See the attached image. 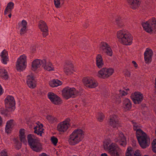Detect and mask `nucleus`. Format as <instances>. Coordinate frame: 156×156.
Here are the masks:
<instances>
[{
    "instance_id": "obj_1",
    "label": "nucleus",
    "mask_w": 156,
    "mask_h": 156,
    "mask_svg": "<svg viewBox=\"0 0 156 156\" xmlns=\"http://www.w3.org/2000/svg\"><path fill=\"white\" fill-rule=\"evenodd\" d=\"M133 129L136 131V136L140 146L145 148L148 146L150 143V139L146 134L140 129V125L134 121H131Z\"/></svg>"
},
{
    "instance_id": "obj_2",
    "label": "nucleus",
    "mask_w": 156,
    "mask_h": 156,
    "mask_svg": "<svg viewBox=\"0 0 156 156\" xmlns=\"http://www.w3.org/2000/svg\"><path fill=\"white\" fill-rule=\"evenodd\" d=\"M117 38L120 42L126 45H130L132 43L133 37L126 30H121L117 34Z\"/></svg>"
},
{
    "instance_id": "obj_3",
    "label": "nucleus",
    "mask_w": 156,
    "mask_h": 156,
    "mask_svg": "<svg viewBox=\"0 0 156 156\" xmlns=\"http://www.w3.org/2000/svg\"><path fill=\"white\" fill-rule=\"evenodd\" d=\"M83 135L81 129H77L74 130L69 136L68 141L71 145H75L80 142L83 138Z\"/></svg>"
},
{
    "instance_id": "obj_4",
    "label": "nucleus",
    "mask_w": 156,
    "mask_h": 156,
    "mask_svg": "<svg viewBox=\"0 0 156 156\" xmlns=\"http://www.w3.org/2000/svg\"><path fill=\"white\" fill-rule=\"evenodd\" d=\"M34 136L31 134L27 136V140L28 143L31 148L34 151L37 152L41 151L42 148L41 144L39 140L33 138Z\"/></svg>"
},
{
    "instance_id": "obj_5",
    "label": "nucleus",
    "mask_w": 156,
    "mask_h": 156,
    "mask_svg": "<svg viewBox=\"0 0 156 156\" xmlns=\"http://www.w3.org/2000/svg\"><path fill=\"white\" fill-rule=\"evenodd\" d=\"M142 26L146 31L148 33H156V20L154 18L142 23Z\"/></svg>"
},
{
    "instance_id": "obj_6",
    "label": "nucleus",
    "mask_w": 156,
    "mask_h": 156,
    "mask_svg": "<svg viewBox=\"0 0 156 156\" xmlns=\"http://www.w3.org/2000/svg\"><path fill=\"white\" fill-rule=\"evenodd\" d=\"M62 92L63 97L66 99H68L72 97H75L79 93L78 91L73 87H66L62 90Z\"/></svg>"
},
{
    "instance_id": "obj_7",
    "label": "nucleus",
    "mask_w": 156,
    "mask_h": 156,
    "mask_svg": "<svg viewBox=\"0 0 156 156\" xmlns=\"http://www.w3.org/2000/svg\"><path fill=\"white\" fill-rule=\"evenodd\" d=\"M108 151L112 156H122V151L118 145L112 143L108 146Z\"/></svg>"
},
{
    "instance_id": "obj_8",
    "label": "nucleus",
    "mask_w": 156,
    "mask_h": 156,
    "mask_svg": "<svg viewBox=\"0 0 156 156\" xmlns=\"http://www.w3.org/2000/svg\"><path fill=\"white\" fill-rule=\"evenodd\" d=\"M5 104L6 109L4 113H6L7 111H12L14 108L15 105L14 98L11 96H8L5 100Z\"/></svg>"
},
{
    "instance_id": "obj_9",
    "label": "nucleus",
    "mask_w": 156,
    "mask_h": 156,
    "mask_svg": "<svg viewBox=\"0 0 156 156\" xmlns=\"http://www.w3.org/2000/svg\"><path fill=\"white\" fill-rule=\"evenodd\" d=\"M26 57L24 55L21 56L18 59L16 66L17 70L21 71L25 69L26 67Z\"/></svg>"
},
{
    "instance_id": "obj_10",
    "label": "nucleus",
    "mask_w": 156,
    "mask_h": 156,
    "mask_svg": "<svg viewBox=\"0 0 156 156\" xmlns=\"http://www.w3.org/2000/svg\"><path fill=\"white\" fill-rule=\"evenodd\" d=\"M127 93L124 90H119L116 94L113 95L112 97V101L114 103L116 104H119L121 102V97L127 95Z\"/></svg>"
},
{
    "instance_id": "obj_11",
    "label": "nucleus",
    "mask_w": 156,
    "mask_h": 156,
    "mask_svg": "<svg viewBox=\"0 0 156 156\" xmlns=\"http://www.w3.org/2000/svg\"><path fill=\"white\" fill-rule=\"evenodd\" d=\"M70 119H67L59 124L57 127L58 130L61 132H64L66 131L69 127V125Z\"/></svg>"
},
{
    "instance_id": "obj_12",
    "label": "nucleus",
    "mask_w": 156,
    "mask_h": 156,
    "mask_svg": "<svg viewBox=\"0 0 156 156\" xmlns=\"http://www.w3.org/2000/svg\"><path fill=\"white\" fill-rule=\"evenodd\" d=\"M131 98L135 104H139L143 99V96L142 94L139 92H136L132 94L131 96Z\"/></svg>"
},
{
    "instance_id": "obj_13",
    "label": "nucleus",
    "mask_w": 156,
    "mask_h": 156,
    "mask_svg": "<svg viewBox=\"0 0 156 156\" xmlns=\"http://www.w3.org/2000/svg\"><path fill=\"white\" fill-rule=\"evenodd\" d=\"M84 85L88 88H95L98 85V83L92 79L87 77H84L82 80Z\"/></svg>"
},
{
    "instance_id": "obj_14",
    "label": "nucleus",
    "mask_w": 156,
    "mask_h": 156,
    "mask_svg": "<svg viewBox=\"0 0 156 156\" xmlns=\"http://www.w3.org/2000/svg\"><path fill=\"white\" fill-rule=\"evenodd\" d=\"M48 97L51 101L56 105L60 104L62 102L61 98L57 95L52 92L49 93Z\"/></svg>"
},
{
    "instance_id": "obj_15",
    "label": "nucleus",
    "mask_w": 156,
    "mask_h": 156,
    "mask_svg": "<svg viewBox=\"0 0 156 156\" xmlns=\"http://www.w3.org/2000/svg\"><path fill=\"white\" fill-rule=\"evenodd\" d=\"M110 115V124L113 128H117L120 126L119 122L118 121L117 116L115 115H113L110 112L109 113Z\"/></svg>"
},
{
    "instance_id": "obj_16",
    "label": "nucleus",
    "mask_w": 156,
    "mask_h": 156,
    "mask_svg": "<svg viewBox=\"0 0 156 156\" xmlns=\"http://www.w3.org/2000/svg\"><path fill=\"white\" fill-rule=\"evenodd\" d=\"M39 27L43 32V35L46 37L48 34V28L46 23L43 20H40L38 24Z\"/></svg>"
},
{
    "instance_id": "obj_17",
    "label": "nucleus",
    "mask_w": 156,
    "mask_h": 156,
    "mask_svg": "<svg viewBox=\"0 0 156 156\" xmlns=\"http://www.w3.org/2000/svg\"><path fill=\"white\" fill-rule=\"evenodd\" d=\"M43 64H45V60H35L32 63V70H36L38 68H39L41 65L42 66Z\"/></svg>"
},
{
    "instance_id": "obj_18",
    "label": "nucleus",
    "mask_w": 156,
    "mask_h": 156,
    "mask_svg": "<svg viewBox=\"0 0 156 156\" xmlns=\"http://www.w3.org/2000/svg\"><path fill=\"white\" fill-rule=\"evenodd\" d=\"M73 68V65L70 62L66 61L64 63L63 70L66 74H68V73L71 72Z\"/></svg>"
},
{
    "instance_id": "obj_19",
    "label": "nucleus",
    "mask_w": 156,
    "mask_h": 156,
    "mask_svg": "<svg viewBox=\"0 0 156 156\" xmlns=\"http://www.w3.org/2000/svg\"><path fill=\"white\" fill-rule=\"evenodd\" d=\"M153 52L152 50L147 48L144 53V58L145 60L147 62L150 61L152 58Z\"/></svg>"
},
{
    "instance_id": "obj_20",
    "label": "nucleus",
    "mask_w": 156,
    "mask_h": 156,
    "mask_svg": "<svg viewBox=\"0 0 156 156\" xmlns=\"http://www.w3.org/2000/svg\"><path fill=\"white\" fill-rule=\"evenodd\" d=\"M123 107L126 111L130 109L132 107V103L129 99L125 98L124 99L123 103Z\"/></svg>"
},
{
    "instance_id": "obj_21",
    "label": "nucleus",
    "mask_w": 156,
    "mask_h": 156,
    "mask_svg": "<svg viewBox=\"0 0 156 156\" xmlns=\"http://www.w3.org/2000/svg\"><path fill=\"white\" fill-rule=\"evenodd\" d=\"M27 84L28 86L30 88H34L36 86L35 83V80L33 76H28L27 77Z\"/></svg>"
},
{
    "instance_id": "obj_22",
    "label": "nucleus",
    "mask_w": 156,
    "mask_h": 156,
    "mask_svg": "<svg viewBox=\"0 0 156 156\" xmlns=\"http://www.w3.org/2000/svg\"><path fill=\"white\" fill-rule=\"evenodd\" d=\"M118 142L121 145L124 147L126 145V138L123 134L122 132H120L119 135Z\"/></svg>"
},
{
    "instance_id": "obj_23",
    "label": "nucleus",
    "mask_w": 156,
    "mask_h": 156,
    "mask_svg": "<svg viewBox=\"0 0 156 156\" xmlns=\"http://www.w3.org/2000/svg\"><path fill=\"white\" fill-rule=\"evenodd\" d=\"M107 68H104L99 70L98 73V76L100 78L105 79L107 77Z\"/></svg>"
},
{
    "instance_id": "obj_24",
    "label": "nucleus",
    "mask_w": 156,
    "mask_h": 156,
    "mask_svg": "<svg viewBox=\"0 0 156 156\" xmlns=\"http://www.w3.org/2000/svg\"><path fill=\"white\" fill-rule=\"evenodd\" d=\"M96 64L99 68H101L104 66L102 58L100 54H98L96 58Z\"/></svg>"
},
{
    "instance_id": "obj_25",
    "label": "nucleus",
    "mask_w": 156,
    "mask_h": 156,
    "mask_svg": "<svg viewBox=\"0 0 156 156\" xmlns=\"http://www.w3.org/2000/svg\"><path fill=\"white\" fill-rule=\"evenodd\" d=\"M131 8L133 9H136L140 5L139 0H127Z\"/></svg>"
},
{
    "instance_id": "obj_26",
    "label": "nucleus",
    "mask_w": 156,
    "mask_h": 156,
    "mask_svg": "<svg viewBox=\"0 0 156 156\" xmlns=\"http://www.w3.org/2000/svg\"><path fill=\"white\" fill-rule=\"evenodd\" d=\"M41 126L38 125L34 128V133H37L38 135H39L41 136L42 134L43 133V129H42V125L41 124Z\"/></svg>"
},
{
    "instance_id": "obj_27",
    "label": "nucleus",
    "mask_w": 156,
    "mask_h": 156,
    "mask_svg": "<svg viewBox=\"0 0 156 156\" xmlns=\"http://www.w3.org/2000/svg\"><path fill=\"white\" fill-rule=\"evenodd\" d=\"M42 66L44 69L48 71L54 70V68L52 66V64L50 62H47L45 60V64H42Z\"/></svg>"
},
{
    "instance_id": "obj_28",
    "label": "nucleus",
    "mask_w": 156,
    "mask_h": 156,
    "mask_svg": "<svg viewBox=\"0 0 156 156\" xmlns=\"http://www.w3.org/2000/svg\"><path fill=\"white\" fill-rule=\"evenodd\" d=\"M62 84V82L58 80L54 79L51 81L49 83L50 85L52 87H57L61 85Z\"/></svg>"
},
{
    "instance_id": "obj_29",
    "label": "nucleus",
    "mask_w": 156,
    "mask_h": 156,
    "mask_svg": "<svg viewBox=\"0 0 156 156\" xmlns=\"http://www.w3.org/2000/svg\"><path fill=\"white\" fill-rule=\"evenodd\" d=\"M19 137L21 142H27L26 139V136L25 135V130L22 129L20 131Z\"/></svg>"
},
{
    "instance_id": "obj_30",
    "label": "nucleus",
    "mask_w": 156,
    "mask_h": 156,
    "mask_svg": "<svg viewBox=\"0 0 156 156\" xmlns=\"http://www.w3.org/2000/svg\"><path fill=\"white\" fill-rule=\"evenodd\" d=\"M12 123L13 120H11L7 122L5 128L6 132L7 133H8L11 131V126L12 124Z\"/></svg>"
},
{
    "instance_id": "obj_31",
    "label": "nucleus",
    "mask_w": 156,
    "mask_h": 156,
    "mask_svg": "<svg viewBox=\"0 0 156 156\" xmlns=\"http://www.w3.org/2000/svg\"><path fill=\"white\" fill-rule=\"evenodd\" d=\"M7 55L8 53L7 51L5 50H4L2 51L1 56L2 58L3 61L5 64H6L7 63L6 61L8 59V58L7 57Z\"/></svg>"
},
{
    "instance_id": "obj_32",
    "label": "nucleus",
    "mask_w": 156,
    "mask_h": 156,
    "mask_svg": "<svg viewBox=\"0 0 156 156\" xmlns=\"http://www.w3.org/2000/svg\"><path fill=\"white\" fill-rule=\"evenodd\" d=\"M116 23L118 26L120 27H122L123 25V21L120 16H118L115 19Z\"/></svg>"
},
{
    "instance_id": "obj_33",
    "label": "nucleus",
    "mask_w": 156,
    "mask_h": 156,
    "mask_svg": "<svg viewBox=\"0 0 156 156\" xmlns=\"http://www.w3.org/2000/svg\"><path fill=\"white\" fill-rule=\"evenodd\" d=\"M100 48L104 51L107 53V44L106 42L103 41L101 43Z\"/></svg>"
},
{
    "instance_id": "obj_34",
    "label": "nucleus",
    "mask_w": 156,
    "mask_h": 156,
    "mask_svg": "<svg viewBox=\"0 0 156 156\" xmlns=\"http://www.w3.org/2000/svg\"><path fill=\"white\" fill-rule=\"evenodd\" d=\"M0 76L5 79H7L8 78L7 72L3 69L0 70Z\"/></svg>"
},
{
    "instance_id": "obj_35",
    "label": "nucleus",
    "mask_w": 156,
    "mask_h": 156,
    "mask_svg": "<svg viewBox=\"0 0 156 156\" xmlns=\"http://www.w3.org/2000/svg\"><path fill=\"white\" fill-rule=\"evenodd\" d=\"M51 140L52 143L54 145H56L58 142L57 138L53 136L51 137Z\"/></svg>"
},
{
    "instance_id": "obj_36",
    "label": "nucleus",
    "mask_w": 156,
    "mask_h": 156,
    "mask_svg": "<svg viewBox=\"0 0 156 156\" xmlns=\"http://www.w3.org/2000/svg\"><path fill=\"white\" fill-rule=\"evenodd\" d=\"M14 4L12 2H10L7 5L6 7L9 9H10V13L11 12L12 9L13 8Z\"/></svg>"
},
{
    "instance_id": "obj_37",
    "label": "nucleus",
    "mask_w": 156,
    "mask_h": 156,
    "mask_svg": "<svg viewBox=\"0 0 156 156\" xmlns=\"http://www.w3.org/2000/svg\"><path fill=\"white\" fill-rule=\"evenodd\" d=\"M105 118L104 115L102 113H99L98 118V119L99 122H101L103 121Z\"/></svg>"
},
{
    "instance_id": "obj_38",
    "label": "nucleus",
    "mask_w": 156,
    "mask_h": 156,
    "mask_svg": "<svg viewBox=\"0 0 156 156\" xmlns=\"http://www.w3.org/2000/svg\"><path fill=\"white\" fill-rule=\"evenodd\" d=\"M54 2L56 8H58L60 7V0H54Z\"/></svg>"
},
{
    "instance_id": "obj_39",
    "label": "nucleus",
    "mask_w": 156,
    "mask_h": 156,
    "mask_svg": "<svg viewBox=\"0 0 156 156\" xmlns=\"http://www.w3.org/2000/svg\"><path fill=\"white\" fill-rule=\"evenodd\" d=\"M47 119L48 120L51 122H53L54 120L56 121V119L54 117L50 115L48 116Z\"/></svg>"
},
{
    "instance_id": "obj_40",
    "label": "nucleus",
    "mask_w": 156,
    "mask_h": 156,
    "mask_svg": "<svg viewBox=\"0 0 156 156\" xmlns=\"http://www.w3.org/2000/svg\"><path fill=\"white\" fill-rule=\"evenodd\" d=\"M108 55H109L110 56H112V48L109 46L108 44Z\"/></svg>"
},
{
    "instance_id": "obj_41",
    "label": "nucleus",
    "mask_w": 156,
    "mask_h": 156,
    "mask_svg": "<svg viewBox=\"0 0 156 156\" xmlns=\"http://www.w3.org/2000/svg\"><path fill=\"white\" fill-rule=\"evenodd\" d=\"M114 71V69L112 68H108V77L112 75Z\"/></svg>"
},
{
    "instance_id": "obj_42",
    "label": "nucleus",
    "mask_w": 156,
    "mask_h": 156,
    "mask_svg": "<svg viewBox=\"0 0 156 156\" xmlns=\"http://www.w3.org/2000/svg\"><path fill=\"white\" fill-rule=\"evenodd\" d=\"M22 24L23 28H26L27 23L26 20H23L22 22Z\"/></svg>"
},
{
    "instance_id": "obj_43",
    "label": "nucleus",
    "mask_w": 156,
    "mask_h": 156,
    "mask_svg": "<svg viewBox=\"0 0 156 156\" xmlns=\"http://www.w3.org/2000/svg\"><path fill=\"white\" fill-rule=\"evenodd\" d=\"M142 110L144 112L146 111L147 109V107L145 104H143L142 105Z\"/></svg>"
},
{
    "instance_id": "obj_44",
    "label": "nucleus",
    "mask_w": 156,
    "mask_h": 156,
    "mask_svg": "<svg viewBox=\"0 0 156 156\" xmlns=\"http://www.w3.org/2000/svg\"><path fill=\"white\" fill-rule=\"evenodd\" d=\"M104 149L105 150H107V142L106 140L104 142V144L103 145Z\"/></svg>"
},
{
    "instance_id": "obj_45",
    "label": "nucleus",
    "mask_w": 156,
    "mask_h": 156,
    "mask_svg": "<svg viewBox=\"0 0 156 156\" xmlns=\"http://www.w3.org/2000/svg\"><path fill=\"white\" fill-rule=\"evenodd\" d=\"M2 156H8L7 152L4 151H3L1 153Z\"/></svg>"
},
{
    "instance_id": "obj_46",
    "label": "nucleus",
    "mask_w": 156,
    "mask_h": 156,
    "mask_svg": "<svg viewBox=\"0 0 156 156\" xmlns=\"http://www.w3.org/2000/svg\"><path fill=\"white\" fill-rule=\"evenodd\" d=\"M26 28H22L20 30V34H23L26 32Z\"/></svg>"
},
{
    "instance_id": "obj_47",
    "label": "nucleus",
    "mask_w": 156,
    "mask_h": 156,
    "mask_svg": "<svg viewBox=\"0 0 156 156\" xmlns=\"http://www.w3.org/2000/svg\"><path fill=\"white\" fill-rule=\"evenodd\" d=\"M8 12H10V9H9L7 8L6 7L5 11L4 14H7V13Z\"/></svg>"
},
{
    "instance_id": "obj_48",
    "label": "nucleus",
    "mask_w": 156,
    "mask_h": 156,
    "mask_svg": "<svg viewBox=\"0 0 156 156\" xmlns=\"http://www.w3.org/2000/svg\"><path fill=\"white\" fill-rule=\"evenodd\" d=\"M132 62L134 66L136 68L137 67V64L135 61H132Z\"/></svg>"
},
{
    "instance_id": "obj_49",
    "label": "nucleus",
    "mask_w": 156,
    "mask_h": 156,
    "mask_svg": "<svg viewBox=\"0 0 156 156\" xmlns=\"http://www.w3.org/2000/svg\"><path fill=\"white\" fill-rule=\"evenodd\" d=\"M40 156H48L45 153H43Z\"/></svg>"
},
{
    "instance_id": "obj_50",
    "label": "nucleus",
    "mask_w": 156,
    "mask_h": 156,
    "mask_svg": "<svg viewBox=\"0 0 156 156\" xmlns=\"http://www.w3.org/2000/svg\"><path fill=\"white\" fill-rule=\"evenodd\" d=\"M2 88L1 87V86L0 85V95L2 94Z\"/></svg>"
},
{
    "instance_id": "obj_51",
    "label": "nucleus",
    "mask_w": 156,
    "mask_h": 156,
    "mask_svg": "<svg viewBox=\"0 0 156 156\" xmlns=\"http://www.w3.org/2000/svg\"><path fill=\"white\" fill-rule=\"evenodd\" d=\"M101 156H107V155L106 153L102 154H101Z\"/></svg>"
},
{
    "instance_id": "obj_52",
    "label": "nucleus",
    "mask_w": 156,
    "mask_h": 156,
    "mask_svg": "<svg viewBox=\"0 0 156 156\" xmlns=\"http://www.w3.org/2000/svg\"><path fill=\"white\" fill-rule=\"evenodd\" d=\"M2 123V118L0 117V126L1 125Z\"/></svg>"
},
{
    "instance_id": "obj_53",
    "label": "nucleus",
    "mask_w": 156,
    "mask_h": 156,
    "mask_svg": "<svg viewBox=\"0 0 156 156\" xmlns=\"http://www.w3.org/2000/svg\"><path fill=\"white\" fill-rule=\"evenodd\" d=\"M11 16H12V14H11V13H10V14L8 15L9 16V18H10Z\"/></svg>"
},
{
    "instance_id": "obj_54",
    "label": "nucleus",
    "mask_w": 156,
    "mask_h": 156,
    "mask_svg": "<svg viewBox=\"0 0 156 156\" xmlns=\"http://www.w3.org/2000/svg\"><path fill=\"white\" fill-rule=\"evenodd\" d=\"M19 148H20L21 146V144L20 143H19Z\"/></svg>"
},
{
    "instance_id": "obj_55",
    "label": "nucleus",
    "mask_w": 156,
    "mask_h": 156,
    "mask_svg": "<svg viewBox=\"0 0 156 156\" xmlns=\"http://www.w3.org/2000/svg\"><path fill=\"white\" fill-rule=\"evenodd\" d=\"M126 90L127 91V90H129V88H127V89H126Z\"/></svg>"
},
{
    "instance_id": "obj_56",
    "label": "nucleus",
    "mask_w": 156,
    "mask_h": 156,
    "mask_svg": "<svg viewBox=\"0 0 156 156\" xmlns=\"http://www.w3.org/2000/svg\"><path fill=\"white\" fill-rule=\"evenodd\" d=\"M130 73H129V74L128 75V76H130Z\"/></svg>"
},
{
    "instance_id": "obj_57",
    "label": "nucleus",
    "mask_w": 156,
    "mask_h": 156,
    "mask_svg": "<svg viewBox=\"0 0 156 156\" xmlns=\"http://www.w3.org/2000/svg\"><path fill=\"white\" fill-rule=\"evenodd\" d=\"M108 141H109V140H108Z\"/></svg>"
},
{
    "instance_id": "obj_58",
    "label": "nucleus",
    "mask_w": 156,
    "mask_h": 156,
    "mask_svg": "<svg viewBox=\"0 0 156 156\" xmlns=\"http://www.w3.org/2000/svg\"><path fill=\"white\" fill-rule=\"evenodd\" d=\"M154 156H156V155H154Z\"/></svg>"
}]
</instances>
